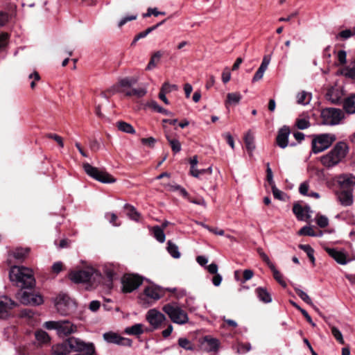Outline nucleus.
<instances>
[{
    "label": "nucleus",
    "mask_w": 355,
    "mask_h": 355,
    "mask_svg": "<svg viewBox=\"0 0 355 355\" xmlns=\"http://www.w3.org/2000/svg\"><path fill=\"white\" fill-rule=\"evenodd\" d=\"M349 150V146L345 141H338L327 153L320 157V162L325 168H333L345 160Z\"/></svg>",
    "instance_id": "nucleus-1"
},
{
    "label": "nucleus",
    "mask_w": 355,
    "mask_h": 355,
    "mask_svg": "<svg viewBox=\"0 0 355 355\" xmlns=\"http://www.w3.org/2000/svg\"><path fill=\"white\" fill-rule=\"evenodd\" d=\"M9 276L12 282L22 288H31L35 286L33 272L28 268L14 266L10 269Z\"/></svg>",
    "instance_id": "nucleus-2"
},
{
    "label": "nucleus",
    "mask_w": 355,
    "mask_h": 355,
    "mask_svg": "<svg viewBox=\"0 0 355 355\" xmlns=\"http://www.w3.org/2000/svg\"><path fill=\"white\" fill-rule=\"evenodd\" d=\"M162 311L173 323L184 324L189 322L187 312L176 304H166L162 307Z\"/></svg>",
    "instance_id": "nucleus-3"
},
{
    "label": "nucleus",
    "mask_w": 355,
    "mask_h": 355,
    "mask_svg": "<svg viewBox=\"0 0 355 355\" xmlns=\"http://www.w3.org/2000/svg\"><path fill=\"white\" fill-rule=\"evenodd\" d=\"M336 140L334 134L324 133L315 135L311 142L312 152L318 154L329 148Z\"/></svg>",
    "instance_id": "nucleus-4"
},
{
    "label": "nucleus",
    "mask_w": 355,
    "mask_h": 355,
    "mask_svg": "<svg viewBox=\"0 0 355 355\" xmlns=\"http://www.w3.org/2000/svg\"><path fill=\"white\" fill-rule=\"evenodd\" d=\"M47 329H55L59 336H67L76 331V326L69 320L48 321L44 324Z\"/></svg>",
    "instance_id": "nucleus-5"
},
{
    "label": "nucleus",
    "mask_w": 355,
    "mask_h": 355,
    "mask_svg": "<svg viewBox=\"0 0 355 355\" xmlns=\"http://www.w3.org/2000/svg\"><path fill=\"white\" fill-rule=\"evenodd\" d=\"M83 168L89 176L102 183H114L116 181V179L110 174L106 171L99 170L89 163L84 164Z\"/></svg>",
    "instance_id": "nucleus-6"
},
{
    "label": "nucleus",
    "mask_w": 355,
    "mask_h": 355,
    "mask_svg": "<svg viewBox=\"0 0 355 355\" xmlns=\"http://www.w3.org/2000/svg\"><path fill=\"white\" fill-rule=\"evenodd\" d=\"M57 311L62 315H68L74 306V303L69 295L60 293L53 300Z\"/></svg>",
    "instance_id": "nucleus-7"
},
{
    "label": "nucleus",
    "mask_w": 355,
    "mask_h": 355,
    "mask_svg": "<svg viewBox=\"0 0 355 355\" xmlns=\"http://www.w3.org/2000/svg\"><path fill=\"white\" fill-rule=\"evenodd\" d=\"M343 117L340 110L336 108H325L321 112L322 123L328 125H335L340 123Z\"/></svg>",
    "instance_id": "nucleus-8"
},
{
    "label": "nucleus",
    "mask_w": 355,
    "mask_h": 355,
    "mask_svg": "<svg viewBox=\"0 0 355 355\" xmlns=\"http://www.w3.org/2000/svg\"><path fill=\"white\" fill-rule=\"evenodd\" d=\"M143 277L135 274H126L121 279L122 291L123 293H131L137 289L143 283Z\"/></svg>",
    "instance_id": "nucleus-9"
},
{
    "label": "nucleus",
    "mask_w": 355,
    "mask_h": 355,
    "mask_svg": "<svg viewBox=\"0 0 355 355\" xmlns=\"http://www.w3.org/2000/svg\"><path fill=\"white\" fill-rule=\"evenodd\" d=\"M67 340L70 351L74 352H88L89 353H94L95 347L93 343H86L79 338L70 337Z\"/></svg>",
    "instance_id": "nucleus-10"
},
{
    "label": "nucleus",
    "mask_w": 355,
    "mask_h": 355,
    "mask_svg": "<svg viewBox=\"0 0 355 355\" xmlns=\"http://www.w3.org/2000/svg\"><path fill=\"white\" fill-rule=\"evenodd\" d=\"M146 319L153 329H158L162 327L163 324L166 321V316L155 309L148 311Z\"/></svg>",
    "instance_id": "nucleus-11"
},
{
    "label": "nucleus",
    "mask_w": 355,
    "mask_h": 355,
    "mask_svg": "<svg viewBox=\"0 0 355 355\" xmlns=\"http://www.w3.org/2000/svg\"><path fill=\"white\" fill-rule=\"evenodd\" d=\"M16 297L21 304L25 305H40L43 303V298L40 295L28 291H19L16 294Z\"/></svg>",
    "instance_id": "nucleus-12"
},
{
    "label": "nucleus",
    "mask_w": 355,
    "mask_h": 355,
    "mask_svg": "<svg viewBox=\"0 0 355 355\" xmlns=\"http://www.w3.org/2000/svg\"><path fill=\"white\" fill-rule=\"evenodd\" d=\"M94 274L98 275L93 269L89 268L72 271L69 273V277L74 283H85L89 282Z\"/></svg>",
    "instance_id": "nucleus-13"
},
{
    "label": "nucleus",
    "mask_w": 355,
    "mask_h": 355,
    "mask_svg": "<svg viewBox=\"0 0 355 355\" xmlns=\"http://www.w3.org/2000/svg\"><path fill=\"white\" fill-rule=\"evenodd\" d=\"M336 182L342 190H352L355 186V176L351 173H343L337 176Z\"/></svg>",
    "instance_id": "nucleus-14"
},
{
    "label": "nucleus",
    "mask_w": 355,
    "mask_h": 355,
    "mask_svg": "<svg viewBox=\"0 0 355 355\" xmlns=\"http://www.w3.org/2000/svg\"><path fill=\"white\" fill-rule=\"evenodd\" d=\"M104 340L109 343L119 345L130 346L132 340L129 338H123L114 332H107L103 334Z\"/></svg>",
    "instance_id": "nucleus-15"
},
{
    "label": "nucleus",
    "mask_w": 355,
    "mask_h": 355,
    "mask_svg": "<svg viewBox=\"0 0 355 355\" xmlns=\"http://www.w3.org/2000/svg\"><path fill=\"white\" fill-rule=\"evenodd\" d=\"M16 306V303L7 297L0 298V318L6 319L10 315V310Z\"/></svg>",
    "instance_id": "nucleus-16"
},
{
    "label": "nucleus",
    "mask_w": 355,
    "mask_h": 355,
    "mask_svg": "<svg viewBox=\"0 0 355 355\" xmlns=\"http://www.w3.org/2000/svg\"><path fill=\"white\" fill-rule=\"evenodd\" d=\"M144 293L148 298L152 299L154 301H157L164 296V290L159 286L152 285L146 287L144 289Z\"/></svg>",
    "instance_id": "nucleus-17"
},
{
    "label": "nucleus",
    "mask_w": 355,
    "mask_h": 355,
    "mask_svg": "<svg viewBox=\"0 0 355 355\" xmlns=\"http://www.w3.org/2000/svg\"><path fill=\"white\" fill-rule=\"evenodd\" d=\"M266 166H267L266 178H267V180H268V183L270 184V185L272 187L273 196L276 199L282 200H284V198H283L284 193L282 191H280L279 189H278L275 184V182L273 181L272 171L270 167V164L267 163Z\"/></svg>",
    "instance_id": "nucleus-18"
},
{
    "label": "nucleus",
    "mask_w": 355,
    "mask_h": 355,
    "mask_svg": "<svg viewBox=\"0 0 355 355\" xmlns=\"http://www.w3.org/2000/svg\"><path fill=\"white\" fill-rule=\"evenodd\" d=\"M290 132V128L286 125L282 127L279 130L276 140L277 145L280 148H285L288 146V140Z\"/></svg>",
    "instance_id": "nucleus-19"
},
{
    "label": "nucleus",
    "mask_w": 355,
    "mask_h": 355,
    "mask_svg": "<svg viewBox=\"0 0 355 355\" xmlns=\"http://www.w3.org/2000/svg\"><path fill=\"white\" fill-rule=\"evenodd\" d=\"M325 251L338 263L341 264V265H345L347 263L348 260L347 259V256L343 252L338 251L335 248H326Z\"/></svg>",
    "instance_id": "nucleus-20"
},
{
    "label": "nucleus",
    "mask_w": 355,
    "mask_h": 355,
    "mask_svg": "<svg viewBox=\"0 0 355 355\" xmlns=\"http://www.w3.org/2000/svg\"><path fill=\"white\" fill-rule=\"evenodd\" d=\"M337 196L338 201L344 207L351 206L354 202L352 190H342L337 193Z\"/></svg>",
    "instance_id": "nucleus-21"
},
{
    "label": "nucleus",
    "mask_w": 355,
    "mask_h": 355,
    "mask_svg": "<svg viewBox=\"0 0 355 355\" xmlns=\"http://www.w3.org/2000/svg\"><path fill=\"white\" fill-rule=\"evenodd\" d=\"M343 96L342 91L336 87H331L328 89L326 98L328 101H331L334 104H338L340 103Z\"/></svg>",
    "instance_id": "nucleus-22"
},
{
    "label": "nucleus",
    "mask_w": 355,
    "mask_h": 355,
    "mask_svg": "<svg viewBox=\"0 0 355 355\" xmlns=\"http://www.w3.org/2000/svg\"><path fill=\"white\" fill-rule=\"evenodd\" d=\"M270 58L267 56H265L263 58V60H262V62H261L260 67H259L258 70L256 71L254 76L252 78V82H257L263 78V74H264L266 70L267 69L268 66L270 63Z\"/></svg>",
    "instance_id": "nucleus-23"
},
{
    "label": "nucleus",
    "mask_w": 355,
    "mask_h": 355,
    "mask_svg": "<svg viewBox=\"0 0 355 355\" xmlns=\"http://www.w3.org/2000/svg\"><path fill=\"white\" fill-rule=\"evenodd\" d=\"M70 352L71 351L68 344H67V340L52 347L53 355H69Z\"/></svg>",
    "instance_id": "nucleus-24"
},
{
    "label": "nucleus",
    "mask_w": 355,
    "mask_h": 355,
    "mask_svg": "<svg viewBox=\"0 0 355 355\" xmlns=\"http://www.w3.org/2000/svg\"><path fill=\"white\" fill-rule=\"evenodd\" d=\"M343 108L349 114L355 113V94L345 100Z\"/></svg>",
    "instance_id": "nucleus-25"
},
{
    "label": "nucleus",
    "mask_w": 355,
    "mask_h": 355,
    "mask_svg": "<svg viewBox=\"0 0 355 355\" xmlns=\"http://www.w3.org/2000/svg\"><path fill=\"white\" fill-rule=\"evenodd\" d=\"M242 98V96L239 92L228 93L227 94V99L225 101L226 107L230 105H237L239 103Z\"/></svg>",
    "instance_id": "nucleus-26"
},
{
    "label": "nucleus",
    "mask_w": 355,
    "mask_h": 355,
    "mask_svg": "<svg viewBox=\"0 0 355 355\" xmlns=\"http://www.w3.org/2000/svg\"><path fill=\"white\" fill-rule=\"evenodd\" d=\"M244 141L247 150L250 156L252 155V152L255 149L254 138L252 132H248L244 137Z\"/></svg>",
    "instance_id": "nucleus-27"
},
{
    "label": "nucleus",
    "mask_w": 355,
    "mask_h": 355,
    "mask_svg": "<svg viewBox=\"0 0 355 355\" xmlns=\"http://www.w3.org/2000/svg\"><path fill=\"white\" fill-rule=\"evenodd\" d=\"M256 293L260 301L264 303H270L272 302L271 295L266 288L259 287L256 289Z\"/></svg>",
    "instance_id": "nucleus-28"
},
{
    "label": "nucleus",
    "mask_w": 355,
    "mask_h": 355,
    "mask_svg": "<svg viewBox=\"0 0 355 355\" xmlns=\"http://www.w3.org/2000/svg\"><path fill=\"white\" fill-rule=\"evenodd\" d=\"M116 126L117 127L119 130L123 132L132 135L135 133V130L133 128V126L130 123H128L123 121H117L116 123Z\"/></svg>",
    "instance_id": "nucleus-29"
},
{
    "label": "nucleus",
    "mask_w": 355,
    "mask_h": 355,
    "mask_svg": "<svg viewBox=\"0 0 355 355\" xmlns=\"http://www.w3.org/2000/svg\"><path fill=\"white\" fill-rule=\"evenodd\" d=\"M162 56V53L159 51L154 53L150 58V62H148L146 70L150 71L155 68L157 64L159 62Z\"/></svg>",
    "instance_id": "nucleus-30"
},
{
    "label": "nucleus",
    "mask_w": 355,
    "mask_h": 355,
    "mask_svg": "<svg viewBox=\"0 0 355 355\" xmlns=\"http://www.w3.org/2000/svg\"><path fill=\"white\" fill-rule=\"evenodd\" d=\"M125 332L129 335L139 336L144 333L143 324L138 323L127 327Z\"/></svg>",
    "instance_id": "nucleus-31"
},
{
    "label": "nucleus",
    "mask_w": 355,
    "mask_h": 355,
    "mask_svg": "<svg viewBox=\"0 0 355 355\" xmlns=\"http://www.w3.org/2000/svg\"><path fill=\"white\" fill-rule=\"evenodd\" d=\"M152 233L153 236L159 243H164L165 241L166 236L164 232L163 228L159 226H155L152 229Z\"/></svg>",
    "instance_id": "nucleus-32"
},
{
    "label": "nucleus",
    "mask_w": 355,
    "mask_h": 355,
    "mask_svg": "<svg viewBox=\"0 0 355 355\" xmlns=\"http://www.w3.org/2000/svg\"><path fill=\"white\" fill-rule=\"evenodd\" d=\"M311 99V94H309L305 91H302V92L298 93L297 95V102L298 104H301V105H307L310 103Z\"/></svg>",
    "instance_id": "nucleus-33"
},
{
    "label": "nucleus",
    "mask_w": 355,
    "mask_h": 355,
    "mask_svg": "<svg viewBox=\"0 0 355 355\" xmlns=\"http://www.w3.org/2000/svg\"><path fill=\"white\" fill-rule=\"evenodd\" d=\"M125 208L127 210V215L130 218L136 221L139 220L140 214L137 211L136 209L133 206L129 204H125Z\"/></svg>",
    "instance_id": "nucleus-34"
},
{
    "label": "nucleus",
    "mask_w": 355,
    "mask_h": 355,
    "mask_svg": "<svg viewBox=\"0 0 355 355\" xmlns=\"http://www.w3.org/2000/svg\"><path fill=\"white\" fill-rule=\"evenodd\" d=\"M205 343L207 345V349L209 352H216L219 347V341L216 338L205 337Z\"/></svg>",
    "instance_id": "nucleus-35"
},
{
    "label": "nucleus",
    "mask_w": 355,
    "mask_h": 355,
    "mask_svg": "<svg viewBox=\"0 0 355 355\" xmlns=\"http://www.w3.org/2000/svg\"><path fill=\"white\" fill-rule=\"evenodd\" d=\"M35 338L40 344H47L50 342L49 334L43 330L35 332Z\"/></svg>",
    "instance_id": "nucleus-36"
},
{
    "label": "nucleus",
    "mask_w": 355,
    "mask_h": 355,
    "mask_svg": "<svg viewBox=\"0 0 355 355\" xmlns=\"http://www.w3.org/2000/svg\"><path fill=\"white\" fill-rule=\"evenodd\" d=\"M293 211L299 220H305L304 207L298 203H295L293 207Z\"/></svg>",
    "instance_id": "nucleus-37"
},
{
    "label": "nucleus",
    "mask_w": 355,
    "mask_h": 355,
    "mask_svg": "<svg viewBox=\"0 0 355 355\" xmlns=\"http://www.w3.org/2000/svg\"><path fill=\"white\" fill-rule=\"evenodd\" d=\"M147 93L146 89L144 87L134 88L131 90L126 91L125 95L127 96H135L138 98L143 97Z\"/></svg>",
    "instance_id": "nucleus-38"
},
{
    "label": "nucleus",
    "mask_w": 355,
    "mask_h": 355,
    "mask_svg": "<svg viewBox=\"0 0 355 355\" xmlns=\"http://www.w3.org/2000/svg\"><path fill=\"white\" fill-rule=\"evenodd\" d=\"M167 250L168 253L175 259L180 257V253L179 252L178 247L173 243L171 241H168L167 243Z\"/></svg>",
    "instance_id": "nucleus-39"
},
{
    "label": "nucleus",
    "mask_w": 355,
    "mask_h": 355,
    "mask_svg": "<svg viewBox=\"0 0 355 355\" xmlns=\"http://www.w3.org/2000/svg\"><path fill=\"white\" fill-rule=\"evenodd\" d=\"M165 21H166V19H164L162 21L159 22L158 24L148 28L144 31L140 32L139 33H138L136 35L137 39L140 40L141 38L146 37L149 33H150L151 32H153V31L157 29L159 26L163 24Z\"/></svg>",
    "instance_id": "nucleus-40"
},
{
    "label": "nucleus",
    "mask_w": 355,
    "mask_h": 355,
    "mask_svg": "<svg viewBox=\"0 0 355 355\" xmlns=\"http://www.w3.org/2000/svg\"><path fill=\"white\" fill-rule=\"evenodd\" d=\"M299 248L304 250L308 257L309 258L311 263L314 265L315 264V257H314V250L309 245H300Z\"/></svg>",
    "instance_id": "nucleus-41"
},
{
    "label": "nucleus",
    "mask_w": 355,
    "mask_h": 355,
    "mask_svg": "<svg viewBox=\"0 0 355 355\" xmlns=\"http://www.w3.org/2000/svg\"><path fill=\"white\" fill-rule=\"evenodd\" d=\"M270 270L272 271L274 278L284 287L286 286V283L283 279V276L280 273L279 270H277L274 264L271 265L270 267Z\"/></svg>",
    "instance_id": "nucleus-42"
},
{
    "label": "nucleus",
    "mask_w": 355,
    "mask_h": 355,
    "mask_svg": "<svg viewBox=\"0 0 355 355\" xmlns=\"http://www.w3.org/2000/svg\"><path fill=\"white\" fill-rule=\"evenodd\" d=\"M166 137L171 145L172 150L175 153H177L181 150V144L178 139H172L167 135H166Z\"/></svg>",
    "instance_id": "nucleus-43"
},
{
    "label": "nucleus",
    "mask_w": 355,
    "mask_h": 355,
    "mask_svg": "<svg viewBox=\"0 0 355 355\" xmlns=\"http://www.w3.org/2000/svg\"><path fill=\"white\" fill-rule=\"evenodd\" d=\"M178 345L180 347L186 349L191 351L193 349V345L191 343V341L186 338H180L178 339Z\"/></svg>",
    "instance_id": "nucleus-44"
},
{
    "label": "nucleus",
    "mask_w": 355,
    "mask_h": 355,
    "mask_svg": "<svg viewBox=\"0 0 355 355\" xmlns=\"http://www.w3.org/2000/svg\"><path fill=\"white\" fill-rule=\"evenodd\" d=\"M355 35V27L352 29H346L340 31L337 35L336 38H342L343 40H347L349 37Z\"/></svg>",
    "instance_id": "nucleus-45"
},
{
    "label": "nucleus",
    "mask_w": 355,
    "mask_h": 355,
    "mask_svg": "<svg viewBox=\"0 0 355 355\" xmlns=\"http://www.w3.org/2000/svg\"><path fill=\"white\" fill-rule=\"evenodd\" d=\"M137 81V80L135 78L126 77L120 80L119 84L121 87H131Z\"/></svg>",
    "instance_id": "nucleus-46"
},
{
    "label": "nucleus",
    "mask_w": 355,
    "mask_h": 355,
    "mask_svg": "<svg viewBox=\"0 0 355 355\" xmlns=\"http://www.w3.org/2000/svg\"><path fill=\"white\" fill-rule=\"evenodd\" d=\"M29 252L28 248H17L13 252V257L17 259H24Z\"/></svg>",
    "instance_id": "nucleus-47"
},
{
    "label": "nucleus",
    "mask_w": 355,
    "mask_h": 355,
    "mask_svg": "<svg viewBox=\"0 0 355 355\" xmlns=\"http://www.w3.org/2000/svg\"><path fill=\"white\" fill-rule=\"evenodd\" d=\"M295 293L306 304L312 305L313 302L310 297L306 293L303 291L300 288H295Z\"/></svg>",
    "instance_id": "nucleus-48"
},
{
    "label": "nucleus",
    "mask_w": 355,
    "mask_h": 355,
    "mask_svg": "<svg viewBox=\"0 0 355 355\" xmlns=\"http://www.w3.org/2000/svg\"><path fill=\"white\" fill-rule=\"evenodd\" d=\"M104 273L107 277L109 282L110 284H112L113 279H114L116 276V272L113 266H105L104 268Z\"/></svg>",
    "instance_id": "nucleus-49"
},
{
    "label": "nucleus",
    "mask_w": 355,
    "mask_h": 355,
    "mask_svg": "<svg viewBox=\"0 0 355 355\" xmlns=\"http://www.w3.org/2000/svg\"><path fill=\"white\" fill-rule=\"evenodd\" d=\"M311 125L310 121L308 119H297L296 121V126L300 130H304L309 128Z\"/></svg>",
    "instance_id": "nucleus-50"
},
{
    "label": "nucleus",
    "mask_w": 355,
    "mask_h": 355,
    "mask_svg": "<svg viewBox=\"0 0 355 355\" xmlns=\"http://www.w3.org/2000/svg\"><path fill=\"white\" fill-rule=\"evenodd\" d=\"M178 87L175 85H171L168 82H165L161 89L160 91L162 92L164 94H168L171 92L173 90H177Z\"/></svg>",
    "instance_id": "nucleus-51"
},
{
    "label": "nucleus",
    "mask_w": 355,
    "mask_h": 355,
    "mask_svg": "<svg viewBox=\"0 0 355 355\" xmlns=\"http://www.w3.org/2000/svg\"><path fill=\"white\" fill-rule=\"evenodd\" d=\"M298 234L304 235V236H315V231L313 230L312 227L304 226L300 230V231L298 232Z\"/></svg>",
    "instance_id": "nucleus-52"
},
{
    "label": "nucleus",
    "mask_w": 355,
    "mask_h": 355,
    "mask_svg": "<svg viewBox=\"0 0 355 355\" xmlns=\"http://www.w3.org/2000/svg\"><path fill=\"white\" fill-rule=\"evenodd\" d=\"M152 15L157 17L159 15H165L166 12H159L156 8H148L147 12L146 13L143 14V17H144V18L148 17L151 16Z\"/></svg>",
    "instance_id": "nucleus-53"
},
{
    "label": "nucleus",
    "mask_w": 355,
    "mask_h": 355,
    "mask_svg": "<svg viewBox=\"0 0 355 355\" xmlns=\"http://www.w3.org/2000/svg\"><path fill=\"white\" fill-rule=\"evenodd\" d=\"M45 137L49 139H53L54 141H56L57 144L61 147H64V142L62 138L58 135L53 133H47Z\"/></svg>",
    "instance_id": "nucleus-54"
},
{
    "label": "nucleus",
    "mask_w": 355,
    "mask_h": 355,
    "mask_svg": "<svg viewBox=\"0 0 355 355\" xmlns=\"http://www.w3.org/2000/svg\"><path fill=\"white\" fill-rule=\"evenodd\" d=\"M331 333L333 334V336H334V338L340 343V344H344L345 343V341H344V339L343 338V335H342V333L340 332V331L335 327H333L331 328Z\"/></svg>",
    "instance_id": "nucleus-55"
},
{
    "label": "nucleus",
    "mask_w": 355,
    "mask_h": 355,
    "mask_svg": "<svg viewBox=\"0 0 355 355\" xmlns=\"http://www.w3.org/2000/svg\"><path fill=\"white\" fill-rule=\"evenodd\" d=\"M251 349V345L249 343H239L237 352L239 354H244L248 352Z\"/></svg>",
    "instance_id": "nucleus-56"
},
{
    "label": "nucleus",
    "mask_w": 355,
    "mask_h": 355,
    "mask_svg": "<svg viewBox=\"0 0 355 355\" xmlns=\"http://www.w3.org/2000/svg\"><path fill=\"white\" fill-rule=\"evenodd\" d=\"M316 223L319 227L324 228L329 225V220L325 216H318Z\"/></svg>",
    "instance_id": "nucleus-57"
},
{
    "label": "nucleus",
    "mask_w": 355,
    "mask_h": 355,
    "mask_svg": "<svg viewBox=\"0 0 355 355\" xmlns=\"http://www.w3.org/2000/svg\"><path fill=\"white\" fill-rule=\"evenodd\" d=\"M257 252L260 257H261L262 260L268 266V267L273 264L270 261L268 255L263 251L261 248H258Z\"/></svg>",
    "instance_id": "nucleus-58"
},
{
    "label": "nucleus",
    "mask_w": 355,
    "mask_h": 355,
    "mask_svg": "<svg viewBox=\"0 0 355 355\" xmlns=\"http://www.w3.org/2000/svg\"><path fill=\"white\" fill-rule=\"evenodd\" d=\"M309 188V184L308 182H303L300 184L299 187V192L300 194L303 196H307L308 195V191Z\"/></svg>",
    "instance_id": "nucleus-59"
},
{
    "label": "nucleus",
    "mask_w": 355,
    "mask_h": 355,
    "mask_svg": "<svg viewBox=\"0 0 355 355\" xmlns=\"http://www.w3.org/2000/svg\"><path fill=\"white\" fill-rule=\"evenodd\" d=\"M141 142L144 145H146L150 148H153L156 142V139L154 137L142 138Z\"/></svg>",
    "instance_id": "nucleus-60"
},
{
    "label": "nucleus",
    "mask_w": 355,
    "mask_h": 355,
    "mask_svg": "<svg viewBox=\"0 0 355 355\" xmlns=\"http://www.w3.org/2000/svg\"><path fill=\"white\" fill-rule=\"evenodd\" d=\"M105 218L109 220V222L112 224L114 226H119V224L116 223L117 216L114 213H106Z\"/></svg>",
    "instance_id": "nucleus-61"
},
{
    "label": "nucleus",
    "mask_w": 355,
    "mask_h": 355,
    "mask_svg": "<svg viewBox=\"0 0 355 355\" xmlns=\"http://www.w3.org/2000/svg\"><path fill=\"white\" fill-rule=\"evenodd\" d=\"M8 35L7 33L0 34V51L3 50L8 44Z\"/></svg>",
    "instance_id": "nucleus-62"
},
{
    "label": "nucleus",
    "mask_w": 355,
    "mask_h": 355,
    "mask_svg": "<svg viewBox=\"0 0 355 355\" xmlns=\"http://www.w3.org/2000/svg\"><path fill=\"white\" fill-rule=\"evenodd\" d=\"M344 74L346 77L355 80V66L345 69Z\"/></svg>",
    "instance_id": "nucleus-63"
},
{
    "label": "nucleus",
    "mask_w": 355,
    "mask_h": 355,
    "mask_svg": "<svg viewBox=\"0 0 355 355\" xmlns=\"http://www.w3.org/2000/svg\"><path fill=\"white\" fill-rule=\"evenodd\" d=\"M222 81L223 83H228L231 79V73L228 68H225L222 73Z\"/></svg>",
    "instance_id": "nucleus-64"
}]
</instances>
